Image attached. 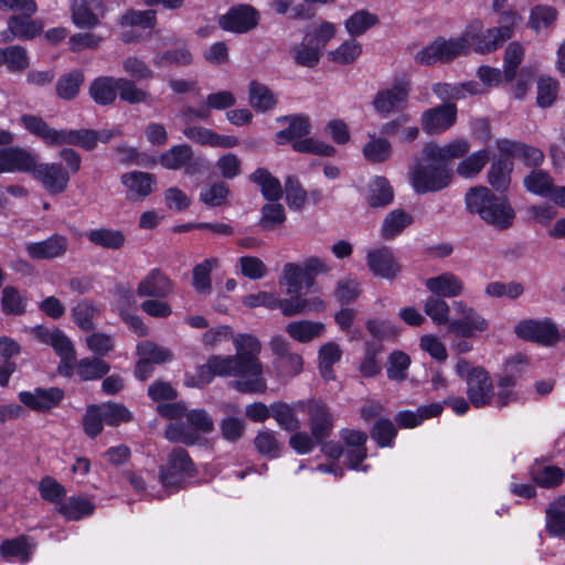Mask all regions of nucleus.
<instances>
[{"label":"nucleus","instance_id":"nucleus-1","mask_svg":"<svg viewBox=\"0 0 565 565\" xmlns=\"http://www.w3.org/2000/svg\"><path fill=\"white\" fill-rule=\"evenodd\" d=\"M235 355H211L206 363L201 365L195 376H186L188 386L200 387L210 384L215 376L239 377L234 388L242 393H264L267 388L264 377V367L258 355L262 350L260 342L252 334H234L232 340Z\"/></svg>","mask_w":565,"mask_h":565},{"label":"nucleus","instance_id":"nucleus-2","mask_svg":"<svg viewBox=\"0 0 565 565\" xmlns=\"http://www.w3.org/2000/svg\"><path fill=\"white\" fill-rule=\"evenodd\" d=\"M20 122L29 134L39 138L47 147L70 145L92 150L99 141L108 142L114 136L120 134L119 130L115 129L99 131L92 129H55L42 117L33 114H23L20 117Z\"/></svg>","mask_w":565,"mask_h":565},{"label":"nucleus","instance_id":"nucleus-3","mask_svg":"<svg viewBox=\"0 0 565 565\" xmlns=\"http://www.w3.org/2000/svg\"><path fill=\"white\" fill-rule=\"evenodd\" d=\"M58 157L64 161L63 167L60 162H39L35 160L32 177L41 183L49 194L57 195L66 191L70 184L71 175L81 170L82 157L72 148H63Z\"/></svg>","mask_w":565,"mask_h":565},{"label":"nucleus","instance_id":"nucleus-4","mask_svg":"<svg viewBox=\"0 0 565 565\" xmlns=\"http://www.w3.org/2000/svg\"><path fill=\"white\" fill-rule=\"evenodd\" d=\"M466 204L470 212L479 214L484 222L499 230L513 224L515 213L507 198L493 194L486 186L471 189L466 194Z\"/></svg>","mask_w":565,"mask_h":565},{"label":"nucleus","instance_id":"nucleus-5","mask_svg":"<svg viewBox=\"0 0 565 565\" xmlns=\"http://www.w3.org/2000/svg\"><path fill=\"white\" fill-rule=\"evenodd\" d=\"M279 122L288 121V128L276 134V142L284 145L292 141L294 150L303 153H315L331 157L335 153V149L315 138H305L310 132V120L308 116L295 115L278 118Z\"/></svg>","mask_w":565,"mask_h":565},{"label":"nucleus","instance_id":"nucleus-6","mask_svg":"<svg viewBox=\"0 0 565 565\" xmlns=\"http://www.w3.org/2000/svg\"><path fill=\"white\" fill-rule=\"evenodd\" d=\"M243 305L247 308L265 307L266 309L274 310L280 309L286 317H294L308 312H318L324 309L323 300L318 297H294L289 299H280L275 294L269 291H258L257 294H249L243 298Z\"/></svg>","mask_w":565,"mask_h":565},{"label":"nucleus","instance_id":"nucleus-7","mask_svg":"<svg viewBox=\"0 0 565 565\" xmlns=\"http://www.w3.org/2000/svg\"><path fill=\"white\" fill-rule=\"evenodd\" d=\"M455 371L460 379L466 380L467 396L475 407L491 404L494 386L490 374L483 367L472 366L469 361L459 359Z\"/></svg>","mask_w":565,"mask_h":565},{"label":"nucleus","instance_id":"nucleus-8","mask_svg":"<svg viewBox=\"0 0 565 565\" xmlns=\"http://www.w3.org/2000/svg\"><path fill=\"white\" fill-rule=\"evenodd\" d=\"M213 428V420L206 411L193 409L185 414V422L170 424L166 429V437L173 443L194 445Z\"/></svg>","mask_w":565,"mask_h":565},{"label":"nucleus","instance_id":"nucleus-9","mask_svg":"<svg viewBox=\"0 0 565 565\" xmlns=\"http://www.w3.org/2000/svg\"><path fill=\"white\" fill-rule=\"evenodd\" d=\"M468 53L469 43H467L462 32L458 38H436L431 43L416 53L415 61L422 65L448 63Z\"/></svg>","mask_w":565,"mask_h":565},{"label":"nucleus","instance_id":"nucleus-10","mask_svg":"<svg viewBox=\"0 0 565 565\" xmlns=\"http://www.w3.org/2000/svg\"><path fill=\"white\" fill-rule=\"evenodd\" d=\"M457 318L449 321V331L462 338H477L489 330V321L462 300L452 302Z\"/></svg>","mask_w":565,"mask_h":565},{"label":"nucleus","instance_id":"nucleus-11","mask_svg":"<svg viewBox=\"0 0 565 565\" xmlns=\"http://www.w3.org/2000/svg\"><path fill=\"white\" fill-rule=\"evenodd\" d=\"M195 473V466L188 451L181 447L174 448L168 457V462L159 472V482L167 491L182 486L186 479Z\"/></svg>","mask_w":565,"mask_h":565},{"label":"nucleus","instance_id":"nucleus-12","mask_svg":"<svg viewBox=\"0 0 565 565\" xmlns=\"http://www.w3.org/2000/svg\"><path fill=\"white\" fill-rule=\"evenodd\" d=\"M450 178L451 170L447 166L418 163L411 173V183L415 192L424 194L443 190L449 184Z\"/></svg>","mask_w":565,"mask_h":565},{"label":"nucleus","instance_id":"nucleus-13","mask_svg":"<svg viewBox=\"0 0 565 565\" xmlns=\"http://www.w3.org/2000/svg\"><path fill=\"white\" fill-rule=\"evenodd\" d=\"M409 92V82L398 81L391 87L377 92L372 102L373 108L382 117L402 111L407 107Z\"/></svg>","mask_w":565,"mask_h":565},{"label":"nucleus","instance_id":"nucleus-14","mask_svg":"<svg viewBox=\"0 0 565 565\" xmlns=\"http://www.w3.org/2000/svg\"><path fill=\"white\" fill-rule=\"evenodd\" d=\"M271 352L275 354L274 369L280 377H294L301 373L303 359L297 352L289 350L290 344L282 335H275L269 342Z\"/></svg>","mask_w":565,"mask_h":565},{"label":"nucleus","instance_id":"nucleus-15","mask_svg":"<svg viewBox=\"0 0 565 565\" xmlns=\"http://www.w3.org/2000/svg\"><path fill=\"white\" fill-rule=\"evenodd\" d=\"M515 333L521 339L546 347L555 345L561 339L556 324L548 319L523 320L515 326Z\"/></svg>","mask_w":565,"mask_h":565},{"label":"nucleus","instance_id":"nucleus-16","mask_svg":"<svg viewBox=\"0 0 565 565\" xmlns=\"http://www.w3.org/2000/svg\"><path fill=\"white\" fill-rule=\"evenodd\" d=\"M18 397L25 407L38 413H46L60 405L64 392L58 387H35L32 391H21Z\"/></svg>","mask_w":565,"mask_h":565},{"label":"nucleus","instance_id":"nucleus-17","mask_svg":"<svg viewBox=\"0 0 565 565\" xmlns=\"http://www.w3.org/2000/svg\"><path fill=\"white\" fill-rule=\"evenodd\" d=\"M36 154L20 147L0 149V173L26 172L32 173Z\"/></svg>","mask_w":565,"mask_h":565},{"label":"nucleus","instance_id":"nucleus-18","mask_svg":"<svg viewBox=\"0 0 565 565\" xmlns=\"http://www.w3.org/2000/svg\"><path fill=\"white\" fill-rule=\"evenodd\" d=\"M492 28L484 29L482 21L473 20L463 30L467 43H469V51L472 49L480 54H488L500 47L505 40H499L498 36H492Z\"/></svg>","mask_w":565,"mask_h":565},{"label":"nucleus","instance_id":"nucleus-19","mask_svg":"<svg viewBox=\"0 0 565 565\" xmlns=\"http://www.w3.org/2000/svg\"><path fill=\"white\" fill-rule=\"evenodd\" d=\"M174 289L173 281L159 268H152L141 278L137 286L139 297L164 299L169 297Z\"/></svg>","mask_w":565,"mask_h":565},{"label":"nucleus","instance_id":"nucleus-20","mask_svg":"<svg viewBox=\"0 0 565 565\" xmlns=\"http://www.w3.org/2000/svg\"><path fill=\"white\" fill-rule=\"evenodd\" d=\"M125 196L130 202H141L150 195L156 185V177L143 171H130L120 177Z\"/></svg>","mask_w":565,"mask_h":565},{"label":"nucleus","instance_id":"nucleus-21","mask_svg":"<svg viewBox=\"0 0 565 565\" xmlns=\"http://www.w3.org/2000/svg\"><path fill=\"white\" fill-rule=\"evenodd\" d=\"M34 334L40 342L51 345L66 366H72L75 350L71 340L61 330L36 327Z\"/></svg>","mask_w":565,"mask_h":565},{"label":"nucleus","instance_id":"nucleus-22","mask_svg":"<svg viewBox=\"0 0 565 565\" xmlns=\"http://www.w3.org/2000/svg\"><path fill=\"white\" fill-rule=\"evenodd\" d=\"M457 118L455 104H444L426 110L422 116V127L427 134H441L450 128Z\"/></svg>","mask_w":565,"mask_h":565},{"label":"nucleus","instance_id":"nucleus-23","mask_svg":"<svg viewBox=\"0 0 565 565\" xmlns=\"http://www.w3.org/2000/svg\"><path fill=\"white\" fill-rule=\"evenodd\" d=\"M71 10L77 28L93 29L105 14V4L102 0H74Z\"/></svg>","mask_w":565,"mask_h":565},{"label":"nucleus","instance_id":"nucleus-24","mask_svg":"<svg viewBox=\"0 0 565 565\" xmlns=\"http://www.w3.org/2000/svg\"><path fill=\"white\" fill-rule=\"evenodd\" d=\"M68 248V238L61 234H53L41 242L26 244L25 250L32 259H54L66 254Z\"/></svg>","mask_w":565,"mask_h":565},{"label":"nucleus","instance_id":"nucleus-25","mask_svg":"<svg viewBox=\"0 0 565 565\" xmlns=\"http://www.w3.org/2000/svg\"><path fill=\"white\" fill-rule=\"evenodd\" d=\"M370 271L385 279H393L399 273V265L388 247L370 249L366 254Z\"/></svg>","mask_w":565,"mask_h":565},{"label":"nucleus","instance_id":"nucleus-26","mask_svg":"<svg viewBox=\"0 0 565 565\" xmlns=\"http://www.w3.org/2000/svg\"><path fill=\"white\" fill-rule=\"evenodd\" d=\"M183 135L191 141L213 148H234L239 145V139L235 136L220 135L209 128L200 126H189L184 128Z\"/></svg>","mask_w":565,"mask_h":565},{"label":"nucleus","instance_id":"nucleus-27","mask_svg":"<svg viewBox=\"0 0 565 565\" xmlns=\"http://www.w3.org/2000/svg\"><path fill=\"white\" fill-rule=\"evenodd\" d=\"M309 415L311 435L316 443L323 441L332 431L333 419L327 406L320 402H309L306 409Z\"/></svg>","mask_w":565,"mask_h":565},{"label":"nucleus","instance_id":"nucleus-28","mask_svg":"<svg viewBox=\"0 0 565 565\" xmlns=\"http://www.w3.org/2000/svg\"><path fill=\"white\" fill-rule=\"evenodd\" d=\"M340 437L344 444L345 459L351 469H359L360 463L366 458L367 435L364 431L355 429H342Z\"/></svg>","mask_w":565,"mask_h":565},{"label":"nucleus","instance_id":"nucleus-29","mask_svg":"<svg viewBox=\"0 0 565 565\" xmlns=\"http://www.w3.org/2000/svg\"><path fill=\"white\" fill-rule=\"evenodd\" d=\"M469 150L470 146L466 140H456L445 146L427 143L423 149V159L446 166L448 161L463 157Z\"/></svg>","mask_w":565,"mask_h":565},{"label":"nucleus","instance_id":"nucleus-30","mask_svg":"<svg viewBox=\"0 0 565 565\" xmlns=\"http://www.w3.org/2000/svg\"><path fill=\"white\" fill-rule=\"evenodd\" d=\"M257 24V12L249 6H241L220 18V25L231 32L244 33Z\"/></svg>","mask_w":565,"mask_h":565},{"label":"nucleus","instance_id":"nucleus-31","mask_svg":"<svg viewBox=\"0 0 565 565\" xmlns=\"http://www.w3.org/2000/svg\"><path fill=\"white\" fill-rule=\"evenodd\" d=\"M31 15L11 17L8 21V31L0 33L1 42H10L18 38L20 40L33 39L43 30L40 21L31 20Z\"/></svg>","mask_w":565,"mask_h":565},{"label":"nucleus","instance_id":"nucleus-32","mask_svg":"<svg viewBox=\"0 0 565 565\" xmlns=\"http://www.w3.org/2000/svg\"><path fill=\"white\" fill-rule=\"evenodd\" d=\"M361 151L366 162L371 164L384 163L392 158L393 146L384 136L372 132L367 134Z\"/></svg>","mask_w":565,"mask_h":565},{"label":"nucleus","instance_id":"nucleus-33","mask_svg":"<svg viewBox=\"0 0 565 565\" xmlns=\"http://www.w3.org/2000/svg\"><path fill=\"white\" fill-rule=\"evenodd\" d=\"M426 288L434 295L445 298H456L463 294L465 282L452 273H444L425 281Z\"/></svg>","mask_w":565,"mask_h":565},{"label":"nucleus","instance_id":"nucleus-34","mask_svg":"<svg viewBox=\"0 0 565 565\" xmlns=\"http://www.w3.org/2000/svg\"><path fill=\"white\" fill-rule=\"evenodd\" d=\"M305 402H298L295 405L278 402L271 404V417L278 426L287 431H296L300 428V422L297 417L299 411L306 409Z\"/></svg>","mask_w":565,"mask_h":565},{"label":"nucleus","instance_id":"nucleus-35","mask_svg":"<svg viewBox=\"0 0 565 565\" xmlns=\"http://www.w3.org/2000/svg\"><path fill=\"white\" fill-rule=\"evenodd\" d=\"M279 284L286 287V294L294 297H301L302 287H307V275L303 267L296 263L284 265Z\"/></svg>","mask_w":565,"mask_h":565},{"label":"nucleus","instance_id":"nucleus-36","mask_svg":"<svg viewBox=\"0 0 565 565\" xmlns=\"http://www.w3.org/2000/svg\"><path fill=\"white\" fill-rule=\"evenodd\" d=\"M118 78L113 76H100L95 78L89 85V95L98 105L113 104L118 94Z\"/></svg>","mask_w":565,"mask_h":565},{"label":"nucleus","instance_id":"nucleus-37","mask_svg":"<svg viewBox=\"0 0 565 565\" xmlns=\"http://www.w3.org/2000/svg\"><path fill=\"white\" fill-rule=\"evenodd\" d=\"M85 236L93 245L106 249H119L126 242V236L122 231L109 227L90 230L86 232Z\"/></svg>","mask_w":565,"mask_h":565},{"label":"nucleus","instance_id":"nucleus-38","mask_svg":"<svg viewBox=\"0 0 565 565\" xmlns=\"http://www.w3.org/2000/svg\"><path fill=\"white\" fill-rule=\"evenodd\" d=\"M338 26L335 23L319 20L305 32V38L318 49L319 52L323 53L328 43L335 38Z\"/></svg>","mask_w":565,"mask_h":565},{"label":"nucleus","instance_id":"nucleus-39","mask_svg":"<svg viewBox=\"0 0 565 565\" xmlns=\"http://www.w3.org/2000/svg\"><path fill=\"white\" fill-rule=\"evenodd\" d=\"M362 53V44L354 38H351L343 41L334 50L329 51L327 58L339 65H350L358 61Z\"/></svg>","mask_w":565,"mask_h":565},{"label":"nucleus","instance_id":"nucleus-40","mask_svg":"<svg viewBox=\"0 0 565 565\" xmlns=\"http://www.w3.org/2000/svg\"><path fill=\"white\" fill-rule=\"evenodd\" d=\"M499 148L502 151L511 153L527 167H539L544 160V154L540 149L524 143H514L504 140L499 142Z\"/></svg>","mask_w":565,"mask_h":565},{"label":"nucleus","instance_id":"nucleus-41","mask_svg":"<svg viewBox=\"0 0 565 565\" xmlns=\"http://www.w3.org/2000/svg\"><path fill=\"white\" fill-rule=\"evenodd\" d=\"M286 331L294 340L307 343L321 337L324 332V326L321 322L299 320L288 323Z\"/></svg>","mask_w":565,"mask_h":565},{"label":"nucleus","instance_id":"nucleus-42","mask_svg":"<svg viewBox=\"0 0 565 565\" xmlns=\"http://www.w3.org/2000/svg\"><path fill=\"white\" fill-rule=\"evenodd\" d=\"M523 185L527 192L534 195L548 198L555 184L554 179L548 172L533 169L523 179Z\"/></svg>","mask_w":565,"mask_h":565},{"label":"nucleus","instance_id":"nucleus-43","mask_svg":"<svg viewBox=\"0 0 565 565\" xmlns=\"http://www.w3.org/2000/svg\"><path fill=\"white\" fill-rule=\"evenodd\" d=\"M412 222L411 214L399 209L393 210L383 220L381 235L385 239H392L399 235Z\"/></svg>","mask_w":565,"mask_h":565},{"label":"nucleus","instance_id":"nucleus-44","mask_svg":"<svg viewBox=\"0 0 565 565\" xmlns=\"http://www.w3.org/2000/svg\"><path fill=\"white\" fill-rule=\"evenodd\" d=\"M192 158L193 151L189 145H175L160 156L159 163L168 170H180L184 168Z\"/></svg>","mask_w":565,"mask_h":565},{"label":"nucleus","instance_id":"nucleus-45","mask_svg":"<svg viewBox=\"0 0 565 565\" xmlns=\"http://www.w3.org/2000/svg\"><path fill=\"white\" fill-rule=\"evenodd\" d=\"M379 23V17L367 10L361 9L352 13L344 21V29L352 38L363 35L367 30Z\"/></svg>","mask_w":565,"mask_h":565},{"label":"nucleus","instance_id":"nucleus-46","mask_svg":"<svg viewBox=\"0 0 565 565\" xmlns=\"http://www.w3.org/2000/svg\"><path fill=\"white\" fill-rule=\"evenodd\" d=\"M217 265L216 258H207L194 266L192 270V286L198 294L209 295L211 292V273Z\"/></svg>","mask_w":565,"mask_h":565},{"label":"nucleus","instance_id":"nucleus-47","mask_svg":"<svg viewBox=\"0 0 565 565\" xmlns=\"http://www.w3.org/2000/svg\"><path fill=\"white\" fill-rule=\"evenodd\" d=\"M513 163L509 158H500L492 162L488 171V181L497 191H505L511 182Z\"/></svg>","mask_w":565,"mask_h":565},{"label":"nucleus","instance_id":"nucleus-48","mask_svg":"<svg viewBox=\"0 0 565 565\" xmlns=\"http://www.w3.org/2000/svg\"><path fill=\"white\" fill-rule=\"evenodd\" d=\"M290 55L297 65L313 68L319 64L322 53L303 36L300 43L290 47Z\"/></svg>","mask_w":565,"mask_h":565},{"label":"nucleus","instance_id":"nucleus-49","mask_svg":"<svg viewBox=\"0 0 565 565\" xmlns=\"http://www.w3.org/2000/svg\"><path fill=\"white\" fill-rule=\"evenodd\" d=\"M515 383V377L512 375L507 374L499 376L497 380V391H493L490 405L502 408L510 403L519 401V393L513 390Z\"/></svg>","mask_w":565,"mask_h":565},{"label":"nucleus","instance_id":"nucleus-50","mask_svg":"<svg viewBox=\"0 0 565 565\" xmlns=\"http://www.w3.org/2000/svg\"><path fill=\"white\" fill-rule=\"evenodd\" d=\"M1 66L11 73H22L30 66L28 51L20 45H11L1 51Z\"/></svg>","mask_w":565,"mask_h":565},{"label":"nucleus","instance_id":"nucleus-51","mask_svg":"<svg viewBox=\"0 0 565 565\" xmlns=\"http://www.w3.org/2000/svg\"><path fill=\"white\" fill-rule=\"evenodd\" d=\"M250 180L260 186L265 199L277 201L282 195V189L279 180L271 175L266 169L258 168L250 174Z\"/></svg>","mask_w":565,"mask_h":565},{"label":"nucleus","instance_id":"nucleus-52","mask_svg":"<svg viewBox=\"0 0 565 565\" xmlns=\"http://www.w3.org/2000/svg\"><path fill=\"white\" fill-rule=\"evenodd\" d=\"M248 100L250 106L260 113L273 109L277 103L274 93L266 85L258 82L249 84Z\"/></svg>","mask_w":565,"mask_h":565},{"label":"nucleus","instance_id":"nucleus-53","mask_svg":"<svg viewBox=\"0 0 565 565\" xmlns=\"http://www.w3.org/2000/svg\"><path fill=\"white\" fill-rule=\"evenodd\" d=\"M0 552L4 558L26 563L31 558L33 545L25 537L20 536L4 541L0 545Z\"/></svg>","mask_w":565,"mask_h":565},{"label":"nucleus","instance_id":"nucleus-54","mask_svg":"<svg viewBox=\"0 0 565 565\" xmlns=\"http://www.w3.org/2000/svg\"><path fill=\"white\" fill-rule=\"evenodd\" d=\"M531 476L540 487L554 488L563 482L564 471L559 467L535 463L531 468Z\"/></svg>","mask_w":565,"mask_h":565},{"label":"nucleus","instance_id":"nucleus-55","mask_svg":"<svg viewBox=\"0 0 565 565\" xmlns=\"http://www.w3.org/2000/svg\"><path fill=\"white\" fill-rule=\"evenodd\" d=\"M117 86L120 99L128 104H150L152 100L151 94L132 79L119 77Z\"/></svg>","mask_w":565,"mask_h":565},{"label":"nucleus","instance_id":"nucleus-56","mask_svg":"<svg viewBox=\"0 0 565 565\" xmlns=\"http://www.w3.org/2000/svg\"><path fill=\"white\" fill-rule=\"evenodd\" d=\"M342 350L334 342L324 343L318 353L319 369L322 377L327 381L334 379L332 366L341 359Z\"/></svg>","mask_w":565,"mask_h":565},{"label":"nucleus","instance_id":"nucleus-57","mask_svg":"<svg viewBox=\"0 0 565 565\" xmlns=\"http://www.w3.org/2000/svg\"><path fill=\"white\" fill-rule=\"evenodd\" d=\"M94 504L84 497H71L67 501L62 503L58 512L67 520H81L94 512Z\"/></svg>","mask_w":565,"mask_h":565},{"label":"nucleus","instance_id":"nucleus-58","mask_svg":"<svg viewBox=\"0 0 565 565\" xmlns=\"http://www.w3.org/2000/svg\"><path fill=\"white\" fill-rule=\"evenodd\" d=\"M546 529L555 536L565 534V497L554 501L546 510Z\"/></svg>","mask_w":565,"mask_h":565},{"label":"nucleus","instance_id":"nucleus-59","mask_svg":"<svg viewBox=\"0 0 565 565\" xmlns=\"http://www.w3.org/2000/svg\"><path fill=\"white\" fill-rule=\"evenodd\" d=\"M393 190L385 178L377 177L370 183L367 202L373 207H381L393 201Z\"/></svg>","mask_w":565,"mask_h":565},{"label":"nucleus","instance_id":"nucleus-60","mask_svg":"<svg viewBox=\"0 0 565 565\" xmlns=\"http://www.w3.org/2000/svg\"><path fill=\"white\" fill-rule=\"evenodd\" d=\"M83 82L84 74L81 71H73L61 76L56 82V93L58 97L66 100L75 98Z\"/></svg>","mask_w":565,"mask_h":565},{"label":"nucleus","instance_id":"nucleus-61","mask_svg":"<svg viewBox=\"0 0 565 565\" xmlns=\"http://www.w3.org/2000/svg\"><path fill=\"white\" fill-rule=\"evenodd\" d=\"M524 292L522 284L516 281H491L484 287V295L490 298L516 299Z\"/></svg>","mask_w":565,"mask_h":565},{"label":"nucleus","instance_id":"nucleus-62","mask_svg":"<svg viewBox=\"0 0 565 565\" xmlns=\"http://www.w3.org/2000/svg\"><path fill=\"white\" fill-rule=\"evenodd\" d=\"M108 371L109 365L98 358L82 359L76 365V374L83 381L100 379Z\"/></svg>","mask_w":565,"mask_h":565},{"label":"nucleus","instance_id":"nucleus-63","mask_svg":"<svg viewBox=\"0 0 565 565\" xmlns=\"http://www.w3.org/2000/svg\"><path fill=\"white\" fill-rule=\"evenodd\" d=\"M425 313L438 326L448 324L449 319V305L440 296L428 297L424 305Z\"/></svg>","mask_w":565,"mask_h":565},{"label":"nucleus","instance_id":"nucleus-64","mask_svg":"<svg viewBox=\"0 0 565 565\" xmlns=\"http://www.w3.org/2000/svg\"><path fill=\"white\" fill-rule=\"evenodd\" d=\"M230 194L228 185L218 181L204 185L200 191V200L209 206H221Z\"/></svg>","mask_w":565,"mask_h":565}]
</instances>
